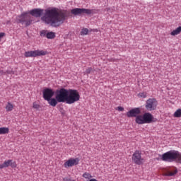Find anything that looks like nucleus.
<instances>
[{
    "label": "nucleus",
    "instance_id": "obj_19",
    "mask_svg": "<svg viewBox=\"0 0 181 181\" xmlns=\"http://www.w3.org/2000/svg\"><path fill=\"white\" fill-rule=\"evenodd\" d=\"M56 37V33L54 32H48L47 34V39H54Z\"/></svg>",
    "mask_w": 181,
    "mask_h": 181
},
{
    "label": "nucleus",
    "instance_id": "obj_9",
    "mask_svg": "<svg viewBox=\"0 0 181 181\" xmlns=\"http://www.w3.org/2000/svg\"><path fill=\"white\" fill-rule=\"evenodd\" d=\"M71 13L72 15H83V13H86V15H91L93 13V10L88 8H76L71 11Z\"/></svg>",
    "mask_w": 181,
    "mask_h": 181
},
{
    "label": "nucleus",
    "instance_id": "obj_6",
    "mask_svg": "<svg viewBox=\"0 0 181 181\" xmlns=\"http://www.w3.org/2000/svg\"><path fill=\"white\" fill-rule=\"evenodd\" d=\"M47 54V51L45 50H35V51H28L24 54L25 57H37L40 56H46Z\"/></svg>",
    "mask_w": 181,
    "mask_h": 181
},
{
    "label": "nucleus",
    "instance_id": "obj_21",
    "mask_svg": "<svg viewBox=\"0 0 181 181\" xmlns=\"http://www.w3.org/2000/svg\"><path fill=\"white\" fill-rule=\"evenodd\" d=\"M6 111H12L13 110V105H12L11 103H8V104L6 106Z\"/></svg>",
    "mask_w": 181,
    "mask_h": 181
},
{
    "label": "nucleus",
    "instance_id": "obj_20",
    "mask_svg": "<svg viewBox=\"0 0 181 181\" xmlns=\"http://www.w3.org/2000/svg\"><path fill=\"white\" fill-rule=\"evenodd\" d=\"M174 117L175 118H180L181 117V109L177 110L174 113Z\"/></svg>",
    "mask_w": 181,
    "mask_h": 181
},
{
    "label": "nucleus",
    "instance_id": "obj_15",
    "mask_svg": "<svg viewBox=\"0 0 181 181\" xmlns=\"http://www.w3.org/2000/svg\"><path fill=\"white\" fill-rule=\"evenodd\" d=\"M136 124H139V125H142L144 124H145V121H144V115H139L138 116H136Z\"/></svg>",
    "mask_w": 181,
    "mask_h": 181
},
{
    "label": "nucleus",
    "instance_id": "obj_14",
    "mask_svg": "<svg viewBox=\"0 0 181 181\" xmlns=\"http://www.w3.org/2000/svg\"><path fill=\"white\" fill-rule=\"evenodd\" d=\"M144 124H151L153 122V115L151 113H144L143 115Z\"/></svg>",
    "mask_w": 181,
    "mask_h": 181
},
{
    "label": "nucleus",
    "instance_id": "obj_29",
    "mask_svg": "<svg viewBox=\"0 0 181 181\" xmlns=\"http://www.w3.org/2000/svg\"><path fill=\"white\" fill-rule=\"evenodd\" d=\"M64 181H76V180H73L71 178L65 177L63 179Z\"/></svg>",
    "mask_w": 181,
    "mask_h": 181
},
{
    "label": "nucleus",
    "instance_id": "obj_24",
    "mask_svg": "<svg viewBox=\"0 0 181 181\" xmlns=\"http://www.w3.org/2000/svg\"><path fill=\"white\" fill-rule=\"evenodd\" d=\"M83 177H84L85 179H90V177H93V176H91V175L88 173H85L83 175Z\"/></svg>",
    "mask_w": 181,
    "mask_h": 181
},
{
    "label": "nucleus",
    "instance_id": "obj_26",
    "mask_svg": "<svg viewBox=\"0 0 181 181\" xmlns=\"http://www.w3.org/2000/svg\"><path fill=\"white\" fill-rule=\"evenodd\" d=\"M33 107L35 108V110H39V108H40V105H37L36 102H34Z\"/></svg>",
    "mask_w": 181,
    "mask_h": 181
},
{
    "label": "nucleus",
    "instance_id": "obj_7",
    "mask_svg": "<svg viewBox=\"0 0 181 181\" xmlns=\"http://www.w3.org/2000/svg\"><path fill=\"white\" fill-rule=\"evenodd\" d=\"M132 160L135 165H142L144 163L142 153L139 151H136L132 155Z\"/></svg>",
    "mask_w": 181,
    "mask_h": 181
},
{
    "label": "nucleus",
    "instance_id": "obj_30",
    "mask_svg": "<svg viewBox=\"0 0 181 181\" xmlns=\"http://www.w3.org/2000/svg\"><path fill=\"white\" fill-rule=\"evenodd\" d=\"M117 110H118V111H124V107L119 106V107H117Z\"/></svg>",
    "mask_w": 181,
    "mask_h": 181
},
{
    "label": "nucleus",
    "instance_id": "obj_32",
    "mask_svg": "<svg viewBox=\"0 0 181 181\" xmlns=\"http://www.w3.org/2000/svg\"><path fill=\"white\" fill-rule=\"evenodd\" d=\"M89 181H98V180H97L96 179L92 178Z\"/></svg>",
    "mask_w": 181,
    "mask_h": 181
},
{
    "label": "nucleus",
    "instance_id": "obj_2",
    "mask_svg": "<svg viewBox=\"0 0 181 181\" xmlns=\"http://www.w3.org/2000/svg\"><path fill=\"white\" fill-rule=\"evenodd\" d=\"M41 19L47 25H50L53 28H57L64 23L66 16L63 13H59L57 8H52L45 10V13Z\"/></svg>",
    "mask_w": 181,
    "mask_h": 181
},
{
    "label": "nucleus",
    "instance_id": "obj_25",
    "mask_svg": "<svg viewBox=\"0 0 181 181\" xmlns=\"http://www.w3.org/2000/svg\"><path fill=\"white\" fill-rule=\"evenodd\" d=\"M47 33L48 32L46 30H42L40 32V36H43L44 37H47Z\"/></svg>",
    "mask_w": 181,
    "mask_h": 181
},
{
    "label": "nucleus",
    "instance_id": "obj_4",
    "mask_svg": "<svg viewBox=\"0 0 181 181\" xmlns=\"http://www.w3.org/2000/svg\"><path fill=\"white\" fill-rule=\"evenodd\" d=\"M17 22L21 23V25H25V26H30L32 22H33V17L29 12H23L17 16Z\"/></svg>",
    "mask_w": 181,
    "mask_h": 181
},
{
    "label": "nucleus",
    "instance_id": "obj_33",
    "mask_svg": "<svg viewBox=\"0 0 181 181\" xmlns=\"http://www.w3.org/2000/svg\"><path fill=\"white\" fill-rule=\"evenodd\" d=\"M7 73H8L9 74H11V72H9V71H7Z\"/></svg>",
    "mask_w": 181,
    "mask_h": 181
},
{
    "label": "nucleus",
    "instance_id": "obj_1",
    "mask_svg": "<svg viewBox=\"0 0 181 181\" xmlns=\"http://www.w3.org/2000/svg\"><path fill=\"white\" fill-rule=\"evenodd\" d=\"M55 100L54 107L59 103H66V104H74L77 101H80V93L76 89H66L62 88L55 91Z\"/></svg>",
    "mask_w": 181,
    "mask_h": 181
},
{
    "label": "nucleus",
    "instance_id": "obj_5",
    "mask_svg": "<svg viewBox=\"0 0 181 181\" xmlns=\"http://www.w3.org/2000/svg\"><path fill=\"white\" fill-rule=\"evenodd\" d=\"M177 159V151L171 150L162 155L161 160L163 162H176Z\"/></svg>",
    "mask_w": 181,
    "mask_h": 181
},
{
    "label": "nucleus",
    "instance_id": "obj_8",
    "mask_svg": "<svg viewBox=\"0 0 181 181\" xmlns=\"http://www.w3.org/2000/svg\"><path fill=\"white\" fill-rule=\"evenodd\" d=\"M158 107V101L155 98H149L146 103V109L147 111H155Z\"/></svg>",
    "mask_w": 181,
    "mask_h": 181
},
{
    "label": "nucleus",
    "instance_id": "obj_23",
    "mask_svg": "<svg viewBox=\"0 0 181 181\" xmlns=\"http://www.w3.org/2000/svg\"><path fill=\"white\" fill-rule=\"evenodd\" d=\"M81 36H84L85 35H88V29L83 28L81 31Z\"/></svg>",
    "mask_w": 181,
    "mask_h": 181
},
{
    "label": "nucleus",
    "instance_id": "obj_10",
    "mask_svg": "<svg viewBox=\"0 0 181 181\" xmlns=\"http://www.w3.org/2000/svg\"><path fill=\"white\" fill-rule=\"evenodd\" d=\"M141 114V109L139 107L133 108L127 112L128 118H136Z\"/></svg>",
    "mask_w": 181,
    "mask_h": 181
},
{
    "label": "nucleus",
    "instance_id": "obj_12",
    "mask_svg": "<svg viewBox=\"0 0 181 181\" xmlns=\"http://www.w3.org/2000/svg\"><path fill=\"white\" fill-rule=\"evenodd\" d=\"M16 168V162L13 160H7L4 162V163L0 164V169H4V168Z\"/></svg>",
    "mask_w": 181,
    "mask_h": 181
},
{
    "label": "nucleus",
    "instance_id": "obj_13",
    "mask_svg": "<svg viewBox=\"0 0 181 181\" xmlns=\"http://www.w3.org/2000/svg\"><path fill=\"white\" fill-rule=\"evenodd\" d=\"M44 11L42 8H34L30 11L29 13L31 16H35V18H40L43 15Z\"/></svg>",
    "mask_w": 181,
    "mask_h": 181
},
{
    "label": "nucleus",
    "instance_id": "obj_27",
    "mask_svg": "<svg viewBox=\"0 0 181 181\" xmlns=\"http://www.w3.org/2000/svg\"><path fill=\"white\" fill-rule=\"evenodd\" d=\"M92 71H93V68L89 67V68H88V69H86V74H90V73H91Z\"/></svg>",
    "mask_w": 181,
    "mask_h": 181
},
{
    "label": "nucleus",
    "instance_id": "obj_22",
    "mask_svg": "<svg viewBox=\"0 0 181 181\" xmlns=\"http://www.w3.org/2000/svg\"><path fill=\"white\" fill-rule=\"evenodd\" d=\"M175 162H177V163H181V153L179 151L177 153V159Z\"/></svg>",
    "mask_w": 181,
    "mask_h": 181
},
{
    "label": "nucleus",
    "instance_id": "obj_17",
    "mask_svg": "<svg viewBox=\"0 0 181 181\" xmlns=\"http://www.w3.org/2000/svg\"><path fill=\"white\" fill-rule=\"evenodd\" d=\"M181 33V26H179L175 30H174L173 32H171L172 36H176V35H179V33Z\"/></svg>",
    "mask_w": 181,
    "mask_h": 181
},
{
    "label": "nucleus",
    "instance_id": "obj_3",
    "mask_svg": "<svg viewBox=\"0 0 181 181\" xmlns=\"http://www.w3.org/2000/svg\"><path fill=\"white\" fill-rule=\"evenodd\" d=\"M42 95L44 100L47 101L48 104L51 105V107H54V104H56V99L55 98H52L54 95V90L52 88H45L42 90Z\"/></svg>",
    "mask_w": 181,
    "mask_h": 181
},
{
    "label": "nucleus",
    "instance_id": "obj_11",
    "mask_svg": "<svg viewBox=\"0 0 181 181\" xmlns=\"http://www.w3.org/2000/svg\"><path fill=\"white\" fill-rule=\"evenodd\" d=\"M78 162H80V160L77 158H70L64 163V168H71V166H76V165H78Z\"/></svg>",
    "mask_w": 181,
    "mask_h": 181
},
{
    "label": "nucleus",
    "instance_id": "obj_18",
    "mask_svg": "<svg viewBox=\"0 0 181 181\" xmlns=\"http://www.w3.org/2000/svg\"><path fill=\"white\" fill-rule=\"evenodd\" d=\"M177 173V169H175L173 170V172L168 171L165 174V176H175Z\"/></svg>",
    "mask_w": 181,
    "mask_h": 181
},
{
    "label": "nucleus",
    "instance_id": "obj_16",
    "mask_svg": "<svg viewBox=\"0 0 181 181\" xmlns=\"http://www.w3.org/2000/svg\"><path fill=\"white\" fill-rule=\"evenodd\" d=\"M6 134H9V128L0 127V135H5Z\"/></svg>",
    "mask_w": 181,
    "mask_h": 181
},
{
    "label": "nucleus",
    "instance_id": "obj_31",
    "mask_svg": "<svg viewBox=\"0 0 181 181\" xmlns=\"http://www.w3.org/2000/svg\"><path fill=\"white\" fill-rule=\"evenodd\" d=\"M2 74H5V72H4L2 70H0V76H2Z\"/></svg>",
    "mask_w": 181,
    "mask_h": 181
},
{
    "label": "nucleus",
    "instance_id": "obj_28",
    "mask_svg": "<svg viewBox=\"0 0 181 181\" xmlns=\"http://www.w3.org/2000/svg\"><path fill=\"white\" fill-rule=\"evenodd\" d=\"M139 97H141L142 98H146V94H145L144 93H139Z\"/></svg>",
    "mask_w": 181,
    "mask_h": 181
}]
</instances>
